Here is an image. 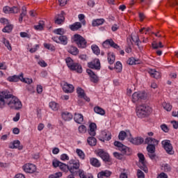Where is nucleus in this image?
<instances>
[{
  "label": "nucleus",
  "mask_w": 178,
  "mask_h": 178,
  "mask_svg": "<svg viewBox=\"0 0 178 178\" xmlns=\"http://www.w3.org/2000/svg\"><path fill=\"white\" fill-rule=\"evenodd\" d=\"M6 105H8L11 109L17 110L21 109L23 106L22 102L8 90L0 92V108H3Z\"/></svg>",
  "instance_id": "1"
},
{
  "label": "nucleus",
  "mask_w": 178,
  "mask_h": 178,
  "mask_svg": "<svg viewBox=\"0 0 178 178\" xmlns=\"http://www.w3.org/2000/svg\"><path fill=\"white\" fill-rule=\"evenodd\" d=\"M70 172L72 175H79L80 178H87L84 170L80 169V161L71 159L69 161Z\"/></svg>",
  "instance_id": "2"
},
{
  "label": "nucleus",
  "mask_w": 178,
  "mask_h": 178,
  "mask_svg": "<svg viewBox=\"0 0 178 178\" xmlns=\"http://www.w3.org/2000/svg\"><path fill=\"white\" fill-rule=\"evenodd\" d=\"M151 112H152V109L146 104H141L136 106V115L138 118H147V116L151 115Z\"/></svg>",
  "instance_id": "3"
},
{
  "label": "nucleus",
  "mask_w": 178,
  "mask_h": 178,
  "mask_svg": "<svg viewBox=\"0 0 178 178\" xmlns=\"http://www.w3.org/2000/svg\"><path fill=\"white\" fill-rule=\"evenodd\" d=\"M147 99V93L145 92H135L132 95V102L134 104H140Z\"/></svg>",
  "instance_id": "4"
},
{
  "label": "nucleus",
  "mask_w": 178,
  "mask_h": 178,
  "mask_svg": "<svg viewBox=\"0 0 178 178\" xmlns=\"http://www.w3.org/2000/svg\"><path fill=\"white\" fill-rule=\"evenodd\" d=\"M74 42H75L79 48H86L87 40L79 34H75L73 36Z\"/></svg>",
  "instance_id": "5"
},
{
  "label": "nucleus",
  "mask_w": 178,
  "mask_h": 178,
  "mask_svg": "<svg viewBox=\"0 0 178 178\" xmlns=\"http://www.w3.org/2000/svg\"><path fill=\"white\" fill-rule=\"evenodd\" d=\"M114 145L115 147H119V151H120L122 154H123L124 155H131L133 152L130 147H127L126 145H123L122 143L119 141H115Z\"/></svg>",
  "instance_id": "6"
},
{
  "label": "nucleus",
  "mask_w": 178,
  "mask_h": 178,
  "mask_svg": "<svg viewBox=\"0 0 178 178\" xmlns=\"http://www.w3.org/2000/svg\"><path fill=\"white\" fill-rule=\"evenodd\" d=\"M161 145L167 154H169V155H173V154H175L173 146L172 145V143H170V140H164L161 142Z\"/></svg>",
  "instance_id": "7"
},
{
  "label": "nucleus",
  "mask_w": 178,
  "mask_h": 178,
  "mask_svg": "<svg viewBox=\"0 0 178 178\" xmlns=\"http://www.w3.org/2000/svg\"><path fill=\"white\" fill-rule=\"evenodd\" d=\"M88 67L90 69H95V70H101V62L99 59L95 58L91 62L88 63Z\"/></svg>",
  "instance_id": "8"
},
{
  "label": "nucleus",
  "mask_w": 178,
  "mask_h": 178,
  "mask_svg": "<svg viewBox=\"0 0 178 178\" xmlns=\"http://www.w3.org/2000/svg\"><path fill=\"white\" fill-rule=\"evenodd\" d=\"M23 170L26 173H34L37 170V167L34 164L26 163L23 166Z\"/></svg>",
  "instance_id": "9"
},
{
  "label": "nucleus",
  "mask_w": 178,
  "mask_h": 178,
  "mask_svg": "<svg viewBox=\"0 0 178 178\" xmlns=\"http://www.w3.org/2000/svg\"><path fill=\"white\" fill-rule=\"evenodd\" d=\"M97 155H99V156H100V158H102L104 162H111V157L109 156V154L103 149L98 150Z\"/></svg>",
  "instance_id": "10"
},
{
  "label": "nucleus",
  "mask_w": 178,
  "mask_h": 178,
  "mask_svg": "<svg viewBox=\"0 0 178 178\" xmlns=\"http://www.w3.org/2000/svg\"><path fill=\"white\" fill-rule=\"evenodd\" d=\"M63 90L64 92L71 93L74 91V86L72 84L67 83V82H63Z\"/></svg>",
  "instance_id": "11"
},
{
  "label": "nucleus",
  "mask_w": 178,
  "mask_h": 178,
  "mask_svg": "<svg viewBox=\"0 0 178 178\" xmlns=\"http://www.w3.org/2000/svg\"><path fill=\"white\" fill-rule=\"evenodd\" d=\"M155 146L152 145H147V150L148 152V156H149L150 159H155Z\"/></svg>",
  "instance_id": "12"
},
{
  "label": "nucleus",
  "mask_w": 178,
  "mask_h": 178,
  "mask_svg": "<svg viewBox=\"0 0 178 178\" xmlns=\"http://www.w3.org/2000/svg\"><path fill=\"white\" fill-rule=\"evenodd\" d=\"M108 45L111 46L112 48H115V49H119L120 48L119 45L115 43L112 39L106 40L103 42V47H104V48H106Z\"/></svg>",
  "instance_id": "13"
},
{
  "label": "nucleus",
  "mask_w": 178,
  "mask_h": 178,
  "mask_svg": "<svg viewBox=\"0 0 178 178\" xmlns=\"http://www.w3.org/2000/svg\"><path fill=\"white\" fill-rule=\"evenodd\" d=\"M54 19L56 24H62L65 22V12L61 11L60 14L56 15Z\"/></svg>",
  "instance_id": "14"
},
{
  "label": "nucleus",
  "mask_w": 178,
  "mask_h": 178,
  "mask_svg": "<svg viewBox=\"0 0 178 178\" xmlns=\"http://www.w3.org/2000/svg\"><path fill=\"white\" fill-rule=\"evenodd\" d=\"M145 144H147V145H154V147H156V145L159 144V140L154 138L149 137L145 140Z\"/></svg>",
  "instance_id": "15"
},
{
  "label": "nucleus",
  "mask_w": 178,
  "mask_h": 178,
  "mask_svg": "<svg viewBox=\"0 0 178 178\" xmlns=\"http://www.w3.org/2000/svg\"><path fill=\"white\" fill-rule=\"evenodd\" d=\"M86 72L90 77V81H92V83H97L99 80L98 76H97V74H95V73H94L92 70H87Z\"/></svg>",
  "instance_id": "16"
},
{
  "label": "nucleus",
  "mask_w": 178,
  "mask_h": 178,
  "mask_svg": "<svg viewBox=\"0 0 178 178\" xmlns=\"http://www.w3.org/2000/svg\"><path fill=\"white\" fill-rule=\"evenodd\" d=\"M95 130H97V124L94 122H92L89 125L88 134L92 137H95L97 133H95Z\"/></svg>",
  "instance_id": "17"
},
{
  "label": "nucleus",
  "mask_w": 178,
  "mask_h": 178,
  "mask_svg": "<svg viewBox=\"0 0 178 178\" xmlns=\"http://www.w3.org/2000/svg\"><path fill=\"white\" fill-rule=\"evenodd\" d=\"M149 74H150L151 77H153L154 79H161V72L156 71L155 69H150L149 70Z\"/></svg>",
  "instance_id": "18"
},
{
  "label": "nucleus",
  "mask_w": 178,
  "mask_h": 178,
  "mask_svg": "<svg viewBox=\"0 0 178 178\" xmlns=\"http://www.w3.org/2000/svg\"><path fill=\"white\" fill-rule=\"evenodd\" d=\"M24 76V74L21 73L19 75H13V76H9L8 78V81L16 83L17 81H22V79Z\"/></svg>",
  "instance_id": "19"
},
{
  "label": "nucleus",
  "mask_w": 178,
  "mask_h": 178,
  "mask_svg": "<svg viewBox=\"0 0 178 178\" xmlns=\"http://www.w3.org/2000/svg\"><path fill=\"white\" fill-rule=\"evenodd\" d=\"M61 117L62 119L65 120V122H69L73 119V115H72V113L67 111L63 112L61 113Z\"/></svg>",
  "instance_id": "20"
},
{
  "label": "nucleus",
  "mask_w": 178,
  "mask_h": 178,
  "mask_svg": "<svg viewBox=\"0 0 178 178\" xmlns=\"http://www.w3.org/2000/svg\"><path fill=\"white\" fill-rule=\"evenodd\" d=\"M81 27H82L81 22H75L73 24H71L69 26V29H70L72 31H77L80 30Z\"/></svg>",
  "instance_id": "21"
},
{
  "label": "nucleus",
  "mask_w": 178,
  "mask_h": 178,
  "mask_svg": "<svg viewBox=\"0 0 178 178\" xmlns=\"http://www.w3.org/2000/svg\"><path fill=\"white\" fill-rule=\"evenodd\" d=\"M130 143L132 144H134L135 145H140L144 143V138L141 137H137L135 138H131L130 139Z\"/></svg>",
  "instance_id": "22"
},
{
  "label": "nucleus",
  "mask_w": 178,
  "mask_h": 178,
  "mask_svg": "<svg viewBox=\"0 0 178 178\" xmlns=\"http://www.w3.org/2000/svg\"><path fill=\"white\" fill-rule=\"evenodd\" d=\"M9 148L12 149L17 148L18 149H23V146H20V142L19 140H14L13 143H10Z\"/></svg>",
  "instance_id": "23"
},
{
  "label": "nucleus",
  "mask_w": 178,
  "mask_h": 178,
  "mask_svg": "<svg viewBox=\"0 0 178 178\" xmlns=\"http://www.w3.org/2000/svg\"><path fill=\"white\" fill-rule=\"evenodd\" d=\"M74 120L76 122V123L81 124V123H83V120H84V117L80 113H75Z\"/></svg>",
  "instance_id": "24"
},
{
  "label": "nucleus",
  "mask_w": 178,
  "mask_h": 178,
  "mask_svg": "<svg viewBox=\"0 0 178 178\" xmlns=\"http://www.w3.org/2000/svg\"><path fill=\"white\" fill-rule=\"evenodd\" d=\"M111 175H112V172L109 170L101 171L100 172L98 173L97 177L98 178L110 177Z\"/></svg>",
  "instance_id": "25"
},
{
  "label": "nucleus",
  "mask_w": 178,
  "mask_h": 178,
  "mask_svg": "<svg viewBox=\"0 0 178 178\" xmlns=\"http://www.w3.org/2000/svg\"><path fill=\"white\" fill-rule=\"evenodd\" d=\"M90 165H92V166H94L95 168H99V166H101V163L99 162V160L97 158H90Z\"/></svg>",
  "instance_id": "26"
},
{
  "label": "nucleus",
  "mask_w": 178,
  "mask_h": 178,
  "mask_svg": "<svg viewBox=\"0 0 178 178\" xmlns=\"http://www.w3.org/2000/svg\"><path fill=\"white\" fill-rule=\"evenodd\" d=\"M72 68H70V70H75V72H77V73H82L83 72V67H81V65L77 63H74L72 65Z\"/></svg>",
  "instance_id": "27"
},
{
  "label": "nucleus",
  "mask_w": 178,
  "mask_h": 178,
  "mask_svg": "<svg viewBox=\"0 0 178 178\" xmlns=\"http://www.w3.org/2000/svg\"><path fill=\"white\" fill-rule=\"evenodd\" d=\"M102 135L106 141H109L112 138V134L108 131H103L102 132Z\"/></svg>",
  "instance_id": "28"
},
{
  "label": "nucleus",
  "mask_w": 178,
  "mask_h": 178,
  "mask_svg": "<svg viewBox=\"0 0 178 178\" xmlns=\"http://www.w3.org/2000/svg\"><path fill=\"white\" fill-rule=\"evenodd\" d=\"M87 141L88 144H89L90 147H95V145H97V138L95 137H88Z\"/></svg>",
  "instance_id": "29"
},
{
  "label": "nucleus",
  "mask_w": 178,
  "mask_h": 178,
  "mask_svg": "<svg viewBox=\"0 0 178 178\" xmlns=\"http://www.w3.org/2000/svg\"><path fill=\"white\" fill-rule=\"evenodd\" d=\"M68 52L69 54H72V55H79V49L74 46H70Z\"/></svg>",
  "instance_id": "30"
},
{
  "label": "nucleus",
  "mask_w": 178,
  "mask_h": 178,
  "mask_svg": "<svg viewBox=\"0 0 178 178\" xmlns=\"http://www.w3.org/2000/svg\"><path fill=\"white\" fill-rule=\"evenodd\" d=\"M104 22H105V19H95L92 22V26L94 27H95L97 26H101L102 24H104Z\"/></svg>",
  "instance_id": "31"
},
{
  "label": "nucleus",
  "mask_w": 178,
  "mask_h": 178,
  "mask_svg": "<svg viewBox=\"0 0 178 178\" xmlns=\"http://www.w3.org/2000/svg\"><path fill=\"white\" fill-rule=\"evenodd\" d=\"M1 42H3V44H4L5 47H6L8 51H12V46L10 45V42H9V40H8L5 38H3Z\"/></svg>",
  "instance_id": "32"
},
{
  "label": "nucleus",
  "mask_w": 178,
  "mask_h": 178,
  "mask_svg": "<svg viewBox=\"0 0 178 178\" xmlns=\"http://www.w3.org/2000/svg\"><path fill=\"white\" fill-rule=\"evenodd\" d=\"M45 26V23L44 21H40L38 24V25L34 26L35 30H44V26Z\"/></svg>",
  "instance_id": "33"
},
{
  "label": "nucleus",
  "mask_w": 178,
  "mask_h": 178,
  "mask_svg": "<svg viewBox=\"0 0 178 178\" xmlns=\"http://www.w3.org/2000/svg\"><path fill=\"white\" fill-rule=\"evenodd\" d=\"M59 42L63 45H67V35L59 36Z\"/></svg>",
  "instance_id": "34"
},
{
  "label": "nucleus",
  "mask_w": 178,
  "mask_h": 178,
  "mask_svg": "<svg viewBox=\"0 0 178 178\" xmlns=\"http://www.w3.org/2000/svg\"><path fill=\"white\" fill-rule=\"evenodd\" d=\"M94 111L95 113H97L98 115H105V110H104V108L99 106H95L94 108Z\"/></svg>",
  "instance_id": "35"
},
{
  "label": "nucleus",
  "mask_w": 178,
  "mask_h": 178,
  "mask_svg": "<svg viewBox=\"0 0 178 178\" xmlns=\"http://www.w3.org/2000/svg\"><path fill=\"white\" fill-rule=\"evenodd\" d=\"M65 62L67 63V66L69 67V69H73V65H74V62H73V59H72V58L68 57L65 59Z\"/></svg>",
  "instance_id": "36"
},
{
  "label": "nucleus",
  "mask_w": 178,
  "mask_h": 178,
  "mask_svg": "<svg viewBox=\"0 0 178 178\" xmlns=\"http://www.w3.org/2000/svg\"><path fill=\"white\" fill-rule=\"evenodd\" d=\"M49 108H51L52 111H58V109H59V104L55 102H51L49 103Z\"/></svg>",
  "instance_id": "37"
},
{
  "label": "nucleus",
  "mask_w": 178,
  "mask_h": 178,
  "mask_svg": "<svg viewBox=\"0 0 178 178\" xmlns=\"http://www.w3.org/2000/svg\"><path fill=\"white\" fill-rule=\"evenodd\" d=\"M59 168H60V170H63V172H67V170H69L70 172V168L69 165H66L63 163H60Z\"/></svg>",
  "instance_id": "38"
},
{
  "label": "nucleus",
  "mask_w": 178,
  "mask_h": 178,
  "mask_svg": "<svg viewBox=\"0 0 178 178\" xmlns=\"http://www.w3.org/2000/svg\"><path fill=\"white\" fill-rule=\"evenodd\" d=\"M161 170L165 172H170V170H172V167L168 163L163 164L161 166Z\"/></svg>",
  "instance_id": "39"
},
{
  "label": "nucleus",
  "mask_w": 178,
  "mask_h": 178,
  "mask_svg": "<svg viewBox=\"0 0 178 178\" xmlns=\"http://www.w3.org/2000/svg\"><path fill=\"white\" fill-rule=\"evenodd\" d=\"M13 29V25L7 24L6 26L3 29V33H10Z\"/></svg>",
  "instance_id": "40"
},
{
  "label": "nucleus",
  "mask_w": 178,
  "mask_h": 178,
  "mask_svg": "<svg viewBox=\"0 0 178 178\" xmlns=\"http://www.w3.org/2000/svg\"><path fill=\"white\" fill-rule=\"evenodd\" d=\"M92 50L95 55H99L101 54V50H99V47L97 44L92 45Z\"/></svg>",
  "instance_id": "41"
},
{
  "label": "nucleus",
  "mask_w": 178,
  "mask_h": 178,
  "mask_svg": "<svg viewBox=\"0 0 178 178\" xmlns=\"http://www.w3.org/2000/svg\"><path fill=\"white\" fill-rule=\"evenodd\" d=\"M115 56L113 54H108V62L110 65H113L115 63Z\"/></svg>",
  "instance_id": "42"
},
{
  "label": "nucleus",
  "mask_w": 178,
  "mask_h": 178,
  "mask_svg": "<svg viewBox=\"0 0 178 178\" xmlns=\"http://www.w3.org/2000/svg\"><path fill=\"white\" fill-rule=\"evenodd\" d=\"M76 152L78 156H79V158H81V159H86V154H84L83 151H82L80 149H76Z\"/></svg>",
  "instance_id": "43"
},
{
  "label": "nucleus",
  "mask_w": 178,
  "mask_h": 178,
  "mask_svg": "<svg viewBox=\"0 0 178 178\" xmlns=\"http://www.w3.org/2000/svg\"><path fill=\"white\" fill-rule=\"evenodd\" d=\"M163 108L167 111V112H170L172 111V105L169 103L163 102Z\"/></svg>",
  "instance_id": "44"
},
{
  "label": "nucleus",
  "mask_w": 178,
  "mask_h": 178,
  "mask_svg": "<svg viewBox=\"0 0 178 178\" xmlns=\"http://www.w3.org/2000/svg\"><path fill=\"white\" fill-rule=\"evenodd\" d=\"M127 63L128 65H138V60H136L134 58H129V60H127Z\"/></svg>",
  "instance_id": "45"
},
{
  "label": "nucleus",
  "mask_w": 178,
  "mask_h": 178,
  "mask_svg": "<svg viewBox=\"0 0 178 178\" xmlns=\"http://www.w3.org/2000/svg\"><path fill=\"white\" fill-rule=\"evenodd\" d=\"M131 40L134 41V42H136L138 47H140V43H138L140 42V37L138 35L132 36Z\"/></svg>",
  "instance_id": "46"
},
{
  "label": "nucleus",
  "mask_w": 178,
  "mask_h": 178,
  "mask_svg": "<svg viewBox=\"0 0 178 178\" xmlns=\"http://www.w3.org/2000/svg\"><path fill=\"white\" fill-rule=\"evenodd\" d=\"M76 92L80 98L84 97V95H86V93L84 92V90H83L81 88H78L76 89Z\"/></svg>",
  "instance_id": "47"
},
{
  "label": "nucleus",
  "mask_w": 178,
  "mask_h": 178,
  "mask_svg": "<svg viewBox=\"0 0 178 178\" xmlns=\"http://www.w3.org/2000/svg\"><path fill=\"white\" fill-rule=\"evenodd\" d=\"M126 136H127V134L124 131H121L119 134L118 138L123 141L126 138Z\"/></svg>",
  "instance_id": "48"
},
{
  "label": "nucleus",
  "mask_w": 178,
  "mask_h": 178,
  "mask_svg": "<svg viewBox=\"0 0 178 178\" xmlns=\"http://www.w3.org/2000/svg\"><path fill=\"white\" fill-rule=\"evenodd\" d=\"M21 81L22 83H25L26 84H31V83H33V79H29V78L25 79L24 75V76H22V79Z\"/></svg>",
  "instance_id": "49"
},
{
  "label": "nucleus",
  "mask_w": 178,
  "mask_h": 178,
  "mask_svg": "<svg viewBox=\"0 0 178 178\" xmlns=\"http://www.w3.org/2000/svg\"><path fill=\"white\" fill-rule=\"evenodd\" d=\"M54 33L58 35H63L65 34V30L63 29H57L54 30Z\"/></svg>",
  "instance_id": "50"
},
{
  "label": "nucleus",
  "mask_w": 178,
  "mask_h": 178,
  "mask_svg": "<svg viewBox=\"0 0 178 178\" xmlns=\"http://www.w3.org/2000/svg\"><path fill=\"white\" fill-rule=\"evenodd\" d=\"M44 48H46V49H49L50 51H55V46L51 44L44 43Z\"/></svg>",
  "instance_id": "51"
},
{
  "label": "nucleus",
  "mask_w": 178,
  "mask_h": 178,
  "mask_svg": "<svg viewBox=\"0 0 178 178\" xmlns=\"http://www.w3.org/2000/svg\"><path fill=\"white\" fill-rule=\"evenodd\" d=\"M62 177V172H58L49 175V178H59Z\"/></svg>",
  "instance_id": "52"
},
{
  "label": "nucleus",
  "mask_w": 178,
  "mask_h": 178,
  "mask_svg": "<svg viewBox=\"0 0 178 178\" xmlns=\"http://www.w3.org/2000/svg\"><path fill=\"white\" fill-rule=\"evenodd\" d=\"M78 17L80 22H81L83 26H86V20H84V18L86 17V16H84L83 14H79Z\"/></svg>",
  "instance_id": "53"
},
{
  "label": "nucleus",
  "mask_w": 178,
  "mask_h": 178,
  "mask_svg": "<svg viewBox=\"0 0 178 178\" xmlns=\"http://www.w3.org/2000/svg\"><path fill=\"white\" fill-rule=\"evenodd\" d=\"M20 11L19 6H13L11 8V13H19Z\"/></svg>",
  "instance_id": "54"
},
{
  "label": "nucleus",
  "mask_w": 178,
  "mask_h": 178,
  "mask_svg": "<svg viewBox=\"0 0 178 178\" xmlns=\"http://www.w3.org/2000/svg\"><path fill=\"white\" fill-rule=\"evenodd\" d=\"M137 177L138 178H145V175L141 170H138Z\"/></svg>",
  "instance_id": "55"
},
{
  "label": "nucleus",
  "mask_w": 178,
  "mask_h": 178,
  "mask_svg": "<svg viewBox=\"0 0 178 178\" xmlns=\"http://www.w3.org/2000/svg\"><path fill=\"white\" fill-rule=\"evenodd\" d=\"M123 153L120 154V153H118V152H114L113 153V156H115V158H117V159H123Z\"/></svg>",
  "instance_id": "56"
},
{
  "label": "nucleus",
  "mask_w": 178,
  "mask_h": 178,
  "mask_svg": "<svg viewBox=\"0 0 178 178\" xmlns=\"http://www.w3.org/2000/svg\"><path fill=\"white\" fill-rule=\"evenodd\" d=\"M115 69L118 72H122V63L120 61H118L115 64Z\"/></svg>",
  "instance_id": "57"
},
{
  "label": "nucleus",
  "mask_w": 178,
  "mask_h": 178,
  "mask_svg": "<svg viewBox=\"0 0 178 178\" xmlns=\"http://www.w3.org/2000/svg\"><path fill=\"white\" fill-rule=\"evenodd\" d=\"M169 5L172 8H175V6H177L178 1H177V0H171L169 1Z\"/></svg>",
  "instance_id": "58"
},
{
  "label": "nucleus",
  "mask_w": 178,
  "mask_h": 178,
  "mask_svg": "<svg viewBox=\"0 0 178 178\" xmlns=\"http://www.w3.org/2000/svg\"><path fill=\"white\" fill-rule=\"evenodd\" d=\"M62 162L58 161V160H54L53 162H52V165L54 166V168H59L60 166V163Z\"/></svg>",
  "instance_id": "59"
},
{
  "label": "nucleus",
  "mask_w": 178,
  "mask_h": 178,
  "mask_svg": "<svg viewBox=\"0 0 178 178\" xmlns=\"http://www.w3.org/2000/svg\"><path fill=\"white\" fill-rule=\"evenodd\" d=\"M138 156L139 158L140 162L143 163L144 161H145V157L144 156V154H143V153H138Z\"/></svg>",
  "instance_id": "60"
},
{
  "label": "nucleus",
  "mask_w": 178,
  "mask_h": 178,
  "mask_svg": "<svg viewBox=\"0 0 178 178\" xmlns=\"http://www.w3.org/2000/svg\"><path fill=\"white\" fill-rule=\"evenodd\" d=\"M86 131H87V127H86V126H84V125H81L79 127V131L80 133H86Z\"/></svg>",
  "instance_id": "61"
},
{
  "label": "nucleus",
  "mask_w": 178,
  "mask_h": 178,
  "mask_svg": "<svg viewBox=\"0 0 178 178\" xmlns=\"http://www.w3.org/2000/svg\"><path fill=\"white\" fill-rule=\"evenodd\" d=\"M3 10L4 13H11L12 8H10L9 6H6L3 8Z\"/></svg>",
  "instance_id": "62"
},
{
  "label": "nucleus",
  "mask_w": 178,
  "mask_h": 178,
  "mask_svg": "<svg viewBox=\"0 0 178 178\" xmlns=\"http://www.w3.org/2000/svg\"><path fill=\"white\" fill-rule=\"evenodd\" d=\"M161 129L163 130V131H164L165 133H168L169 131V128L168 127V126L165 124H162L161 126Z\"/></svg>",
  "instance_id": "63"
},
{
  "label": "nucleus",
  "mask_w": 178,
  "mask_h": 178,
  "mask_svg": "<svg viewBox=\"0 0 178 178\" xmlns=\"http://www.w3.org/2000/svg\"><path fill=\"white\" fill-rule=\"evenodd\" d=\"M61 161H69V156L66 154H63L60 155Z\"/></svg>",
  "instance_id": "64"
}]
</instances>
